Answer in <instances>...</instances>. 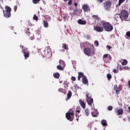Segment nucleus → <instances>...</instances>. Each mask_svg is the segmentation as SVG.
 <instances>
[{
	"instance_id": "5701e85b",
	"label": "nucleus",
	"mask_w": 130,
	"mask_h": 130,
	"mask_svg": "<svg viewBox=\"0 0 130 130\" xmlns=\"http://www.w3.org/2000/svg\"><path fill=\"white\" fill-rule=\"evenodd\" d=\"M53 76L54 77V78H55L56 79H58V78H59V73L57 72L53 74Z\"/></svg>"
},
{
	"instance_id": "473e14b6",
	"label": "nucleus",
	"mask_w": 130,
	"mask_h": 130,
	"mask_svg": "<svg viewBox=\"0 0 130 130\" xmlns=\"http://www.w3.org/2000/svg\"><path fill=\"white\" fill-rule=\"evenodd\" d=\"M125 0H119V5L118 6H120L122 3H123Z\"/></svg>"
},
{
	"instance_id": "0e129e2a",
	"label": "nucleus",
	"mask_w": 130,
	"mask_h": 130,
	"mask_svg": "<svg viewBox=\"0 0 130 130\" xmlns=\"http://www.w3.org/2000/svg\"><path fill=\"white\" fill-rule=\"evenodd\" d=\"M1 1L2 2V3H3V0H1Z\"/></svg>"
},
{
	"instance_id": "c756f323",
	"label": "nucleus",
	"mask_w": 130,
	"mask_h": 130,
	"mask_svg": "<svg viewBox=\"0 0 130 130\" xmlns=\"http://www.w3.org/2000/svg\"><path fill=\"white\" fill-rule=\"evenodd\" d=\"M34 20H35V21H38V17L36 16V14H35L34 15Z\"/></svg>"
},
{
	"instance_id": "4468645a",
	"label": "nucleus",
	"mask_w": 130,
	"mask_h": 130,
	"mask_svg": "<svg viewBox=\"0 0 130 130\" xmlns=\"http://www.w3.org/2000/svg\"><path fill=\"white\" fill-rule=\"evenodd\" d=\"M114 19L116 21H119V20L122 21L121 16L120 14H116L115 15Z\"/></svg>"
},
{
	"instance_id": "ddd939ff",
	"label": "nucleus",
	"mask_w": 130,
	"mask_h": 130,
	"mask_svg": "<svg viewBox=\"0 0 130 130\" xmlns=\"http://www.w3.org/2000/svg\"><path fill=\"white\" fill-rule=\"evenodd\" d=\"M25 33L29 36L31 40H33L34 39V35H30V32L29 31V28H27V30L25 31Z\"/></svg>"
},
{
	"instance_id": "f257e3e1",
	"label": "nucleus",
	"mask_w": 130,
	"mask_h": 130,
	"mask_svg": "<svg viewBox=\"0 0 130 130\" xmlns=\"http://www.w3.org/2000/svg\"><path fill=\"white\" fill-rule=\"evenodd\" d=\"M101 23L105 31H107V32H111V31L113 30V26H112L110 23L105 21H102Z\"/></svg>"
},
{
	"instance_id": "20e7f679",
	"label": "nucleus",
	"mask_w": 130,
	"mask_h": 130,
	"mask_svg": "<svg viewBox=\"0 0 130 130\" xmlns=\"http://www.w3.org/2000/svg\"><path fill=\"white\" fill-rule=\"evenodd\" d=\"M74 115H75V112L72 109H70L68 112L66 113V118L70 121L74 120Z\"/></svg>"
},
{
	"instance_id": "7ed1b4c3",
	"label": "nucleus",
	"mask_w": 130,
	"mask_h": 130,
	"mask_svg": "<svg viewBox=\"0 0 130 130\" xmlns=\"http://www.w3.org/2000/svg\"><path fill=\"white\" fill-rule=\"evenodd\" d=\"M84 52L86 55L91 56L95 54V50H94V47H91V48H86L84 49Z\"/></svg>"
},
{
	"instance_id": "423d86ee",
	"label": "nucleus",
	"mask_w": 130,
	"mask_h": 130,
	"mask_svg": "<svg viewBox=\"0 0 130 130\" xmlns=\"http://www.w3.org/2000/svg\"><path fill=\"white\" fill-rule=\"evenodd\" d=\"M91 94L89 93H86V100L88 104V105H92L93 104V99L92 98Z\"/></svg>"
},
{
	"instance_id": "603ef678",
	"label": "nucleus",
	"mask_w": 130,
	"mask_h": 130,
	"mask_svg": "<svg viewBox=\"0 0 130 130\" xmlns=\"http://www.w3.org/2000/svg\"><path fill=\"white\" fill-rule=\"evenodd\" d=\"M87 39H90V36L89 35L86 36Z\"/></svg>"
},
{
	"instance_id": "393cba45",
	"label": "nucleus",
	"mask_w": 130,
	"mask_h": 130,
	"mask_svg": "<svg viewBox=\"0 0 130 130\" xmlns=\"http://www.w3.org/2000/svg\"><path fill=\"white\" fill-rule=\"evenodd\" d=\"M62 47L63 48H64V49H66V50H69V47L68 46V45L66 44H62Z\"/></svg>"
},
{
	"instance_id": "b1692460",
	"label": "nucleus",
	"mask_w": 130,
	"mask_h": 130,
	"mask_svg": "<svg viewBox=\"0 0 130 130\" xmlns=\"http://www.w3.org/2000/svg\"><path fill=\"white\" fill-rule=\"evenodd\" d=\"M64 68V67H62L60 65H58L57 66V70H59V71H63V68Z\"/></svg>"
},
{
	"instance_id": "ea45409f",
	"label": "nucleus",
	"mask_w": 130,
	"mask_h": 130,
	"mask_svg": "<svg viewBox=\"0 0 130 130\" xmlns=\"http://www.w3.org/2000/svg\"><path fill=\"white\" fill-rule=\"evenodd\" d=\"M107 48H108V49L109 50H110V49H111V48H112V47H110V46H109V45H107Z\"/></svg>"
},
{
	"instance_id": "a878e982",
	"label": "nucleus",
	"mask_w": 130,
	"mask_h": 130,
	"mask_svg": "<svg viewBox=\"0 0 130 130\" xmlns=\"http://www.w3.org/2000/svg\"><path fill=\"white\" fill-rule=\"evenodd\" d=\"M122 64L123 66H126V64H127V60H126V59H123V62H122Z\"/></svg>"
},
{
	"instance_id": "f704fd0d",
	"label": "nucleus",
	"mask_w": 130,
	"mask_h": 130,
	"mask_svg": "<svg viewBox=\"0 0 130 130\" xmlns=\"http://www.w3.org/2000/svg\"><path fill=\"white\" fill-rule=\"evenodd\" d=\"M112 109H113V107L110 106L108 107V110H109L110 111H111V110H112Z\"/></svg>"
},
{
	"instance_id": "a18cd8bd",
	"label": "nucleus",
	"mask_w": 130,
	"mask_h": 130,
	"mask_svg": "<svg viewBox=\"0 0 130 130\" xmlns=\"http://www.w3.org/2000/svg\"><path fill=\"white\" fill-rule=\"evenodd\" d=\"M123 69H124V67H120V68H119V70H120V71H122V70H123Z\"/></svg>"
},
{
	"instance_id": "a19ab883",
	"label": "nucleus",
	"mask_w": 130,
	"mask_h": 130,
	"mask_svg": "<svg viewBox=\"0 0 130 130\" xmlns=\"http://www.w3.org/2000/svg\"><path fill=\"white\" fill-rule=\"evenodd\" d=\"M71 80L72 81H76V77L73 76L72 78H71Z\"/></svg>"
},
{
	"instance_id": "4be33fe9",
	"label": "nucleus",
	"mask_w": 130,
	"mask_h": 130,
	"mask_svg": "<svg viewBox=\"0 0 130 130\" xmlns=\"http://www.w3.org/2000/svg\"><path fill=\"white\" fill-rule=\"evenodd\" d=\"M59 63H60V66L62 67H66V63L62 60H60L59 61Z\"/></svg>"
},
{
	"instance_id": "5fc2aeb1",
	"label": "nucleus",
	"mask_w": 130,
	"mask_h": 130,
	"mask_svg": "<svg viewBox=\"0 0 130 130\" xmlns=\"http://www.w3.org/2000/svg\"><path fill=\"white\" fill-rule=\"evenodd\" d=\"M75 12H76V9H75V10L73 9V14H75Z\"/></svg>"
},
{
	"instance_id": "2eb2a0df",
	"label": "nucleus",
	"mask_w": 130,
	"mask_h": 130,
	"mask_svg": "<svg viewBox=\"0 0 130 130\" xmlns=\"http://www.w3.org/2000/svg\"><path fill=\"white\" fill-rule=\"evenodd\" d=\"M77 23H78L79 25H86V20H83L82 19H79L77 21Z\"/></svg>"
},
{
	"instance_id": "6e6552de",
	"label": "nucleus",
	"mask_w": 130,
	"mask_h": 130,
	"mask_svg": "<svg viewBox=\"0 0 130 130\" xmlns=\"http://www.w3.org/2000/svg\"><path fill=\"white\" fill-rule=\"evenodd\" d=\"M94 30H95V31H96V32H103L104 28H103V27L96 26H94Z\"/></svg>"
},
{
	"instance_id": "052dcab7",
	"label": "nucleus",
	"mask_w": 130,
	"mask_h": 130,
	"mask_svg": "<svg viewBox=\"0 0 130 130\" xmlns=\"http://www.w3.org/2000/svg\"><path fill=\"white\" fill-rule=\"evenodd\" d=\"M70 14L72 15V12H70Z\"/></svg>"
},
{
	"instance_id": "2f4dec72",
	"label": "nucleus",
	"mask_w": 130,
	"mask_h": 130,
	"mask_svg": "<svg viewBox=\"0 0 130 130\" xmlns=\"http://www.w3.org/2000/svg\"><path fill=\"white\" fill-rule=\"evenodd\" d=\"M94 45L95 46H99V42H98V41H95L94 42Z\"/></svg>"
},
{
	"instance_id": "3c124183",
	"label": "nucleus",
	"mask_w": 130,
	"mask_h": 130,
	"mask_svg": "<svg viewBox=\"0 0 130 130\" xmlns=\"http://www.w3.org/2000/svg\"><path fill=\"white\" fill-rule=\"evenodd\" d=\"M74 6H75V7H77V6H78V3H74Z\"/></svg>"
},
{
	"instance_id": "a211bd4d",
	"label": "nucleus",
	"mask_w": 130,
	"mask_h": 130,
	"mask_svg": "<svg viewBox=\"0 0 130 130\" xmlns=\"http://www.w3.org/2000/svg\"><path fill=\"white\" fill-rule=\"evenodd\" d=\"M84 113L86 116L90 115V111L88 109H85L84 110Z\"/></svg>"
},
{
	"instance_id": "aec40b11",
	"label": "nucleus",
	"mask_w": 130,
	"mask_h": 130,
	"mask_svg": "<svg viewBox=\"0 0 130 130\" xmlns=\"http://www.w3.org/2000/svg\"><path fill=\"white\" fill-rule=\"evenodd\" d=\"M118 115H121L122 113H123V110H122V109L120 108L118 109V110L117 111Z\"/></svg>"
},
{
	"instance_id": "c85d7f7f",
	"label": "nucleus",
	"mask_w": 130,
	"mask_h": 130,
	"mask_svg": "<svg viewBox=\"0 0 130 130\" xmlns=\"http://www.w3.org/2000/svg\"><path fill=\"white\" fill-rule=\"evenodd\" d=\"M107 78H108V79L109 80H109H110V79H111V78H112V76H111V74H108L107 75Z\"/></svg>"
},
{
	"instance_id": "e2e57ef3",
	"label": "nucleus",
	"mask_w": 130,
	"mask_h": 130,
	"mask_svg": "<svg viewBox=\"0 0 130 130\" xmlns=\"http://www.w3.org/2000/svg\"><path fill=\"white\" fill-rule=\"evenodd\" d=\"M129 121H130V117L129 118Z\"/></svg>"
},
{
	"instance_id": "bb28decb",
	"label": "nucleus",
	"mask_w": 130,
	"mask_h": 130,
	"mask_svg": "<svg viewBox=\"0 0 130 130\" xmlns=\"http://www.w3.org/2000/svg\"><path fill=\"white\" fill-rule=\"evenodd\" d=\"M58 92H61V93H66V90L63 88H60L58 90Z\"/></svg>"
},
{
	"instance_id": "9b49d317",
	"label": "nucleus",
	"mask_w": 130,
	"mask_h": 130,
	"mask_svg": "<svg viewBox=\"0 0 130 130\" xmlns=\"http://www.w3.org/2000/svg\"><path fill=\"white\" fill-rule=\"evenodd\" d=\"M22 52L23 53H24V56L25 57V59H27V58H28V57H29V52H26V50H25V49H24V47H22Z\"/></svg>"
},
{
	"instance_id": "c9c22d12",
	"label": "nucleus",
	"mask_w": 130,
	"mask_h": 130,
	"mask_svg": "<svg viewBox=\"0 0 130 130\" xmlns=\"http://www.w3.org/2000/svg\"><path fill=\"white\" fill-rule=\"evenodd\" d=\"M123 68L125 70H128L129 69V68L128 66H124Z\"/></svg>"
},
{
	"instance_id": "72a5a7b5",
	"label": "nucleus",
	"mask_w": 130,
	"mask_h": 130,
	"mask_svg": "<svg viewBox=\"0 0 130 130\" xmlns=\"http://www.w3.org/2000/svg\"><path fill=\"white\" fill-rule=\"evenodd\" d=\"M40 2V0H32L34 4H38Z\"/></svg>"
},
{
	"instance_id": "680f3d73",
	"label": "nucleus",
	"mask_w": 130,
	"mask_h": 130,
	"mask_svg": "<svg viewBox=\"0 0 130 130\" xmlns=\"http://www.w3.org/2000/svg\"><path fill=\"white\" fill-rule=\"evenodd\" d=\"M62 83V82L61 81H60V83L61 84Z\"/></svg>"
},
{
	"instance_id": "f8f14e48",
	"label": "nucleus",
	"mask_w": 130,
	"mask_h": 130,
	"mask_svg": "<svg viewBox=\"0 0 130 130\" xmlns=\"http://www.w3.org/2000/svg\"><path fill=\"white\" fill-rule=\"evenodd\" d=\"M110 6H111V3H110V2H107V3L105 4V9H106V10H109V9H110Z\"/></svg>"
},
{
	"instance_id": "9d476101",
	"label": "nucleus",
	"mask_w": 130,
	"mask_h": 130,
	"mask_svg": "<svg viewBox=\"0 0 130 130\" xmlns=\"http://www.w3.org/2000/svg\"><path fill=\"white\" fill-rule=\"evenodd\" d=\"M82 9L84 12H89L90 11V7L86 4L83 5L82 6Z\"/></svg>"
},
{
	"instance_id": "13d9d810",
	"label": "nucleus",
	"mask_w": 130,
	"mask_h": 130,
	"mask_svg": "<svg viewBox=\"0 0 130 130\" xmlns=\"http://www.w3.org/2000/svg\"><path fill=\"white\" fill-rule=\"evenodd\" d=\"M77 112H78V113H80V110L77 111Z\"/></svg>"
},
{
	"instance_id": "de8ad7c7",
	"label": "nucleus",
	"mask_w": 130,
	"mask_h": 130,
	"mask_svg": "<svg viewBox=\"0 0 130 130\" xmlns=\"http://www.w3.org/2000/svg\"><path fill=\"white\" fill-rule=\"evenodd\" d=\"M104 57H108V54H105L104 55Z\"/></svg>"
},
{
	"instance_id": "39448f33",
	"label": "nucleus",
	"mask_w": 130,
	"mask_h": 130,
	"mask_svg": "<svg viewBox=\"0 0 130 130\" xmlns=\"http://www.w3.org/2000/svg\"><path fill=\"white\" fill-rule=\"evenodd\" d=\"M5 9V11L3 10L4 16L5 18H10V17H11L12 9H11L9 6H6Z\"/></svg>"
},
{
	"instance_id": "412c9836",
	"label": "nucleus",
	"mask_w": 130,
	"mask_h": 130,
	"mask_svg": "<svg viewBox=\"0 0 130 130\" xmlns=\"http://www.w3.org/2000/svg\"><path fill=\"white\" fill-rule=\"evenodd\" d=\"M101 123L104 126H107V121H106V120H102Z\"/></svg>"
},
{
	"instance_id": "7c9ffc66",
	"label": "nucleus",
	"mask_w": 130,
	"mask_h": 130,
	"mask_svg": "<svg viewBox=\"0 0 130 130\" xmlns=\"http://www.w3.org/2000/svg\"><path fill=\"white\" fill-rule=\"evenodd\" d=\"M64 88H68V87H69V84H68V82H67V81H65L64 82Z\"/></svg>"
},
{
	"instance_id": "e433bc0d",
	"label": "nucleus",
	"mask_w": 130,
	"mask_h": 130,
	"mask_svg": "<svg viewBox=\"0 0 130 130\" xmlns=\"http://www.w3.org/2000/svg\"><path fill=\"white\" fill-rule=\"evenodd\" d=\"M114 90H118V87H117V85H114Z\"/></svg>"
},
{
	"instance_id": "864d4df0",
	"label": "nucleus",
	"mask_w": 130,
	"mask_h": 130,
	"mask_svg": "<svg viewBox=\"0 0 130 130\" xmlns=\"http://www.w3.org/2000/svg\"><path fill=\"white\" fill-rule=\"evenodd\" d=\"M85 44H86V43H83V44H81V48H82L83 45H85Z\"/></svg>"
},
{
	"instance_id": "dca6fc26",
	"label": "nucleus",
	"mask_w": 130,
	"mask_h": 130,
	"mask_svg": "<svg viewBox=\"0 0 130 130\" xmlns=\"http://www.w3.org/2000/svg\"><path fill=\"white\" fill-rule=\"evenodd\" d=\"M72 93L71 90L68 91V93L67 94V98H66V101H68V100L71 99V97H72Z\"/></svg>"
},
{
	"instance_id": "4d7b16f0",
	"label": "nucleus",
	"mask_w": 130,
	"mask_h": 130,
	"mask_svg": "<svg viewBox=\"0 0 130 130\" xmlns=\"http://www.w3.org/2000/svg\"><path fill=\"white\" fill-rule=\"evenodd\" d=\"M16 4H17L18 5H19V1H16Z\"/></svg>"
},
{
	"instance_id": "0eeeda50",
	"label": "nucleus",
	"mask_w": 130,
	"mask_h": 130,
	"mask_svg": "<svg viewBox=\"0 0 130 130\" xmlns=\"http://www.w3.org/2000/svg\"><path fill=\"white\" fill-rule=\"evenodd\" d=\"M120 15L122 18V21L123 20H126V18H128V13L125 10L122 11Z\"/></svg>"
},
{
	"instance_id": "f03ea898",
	"label": "nucleus",
	"mask_w": 130,
	"mask_h": 130,
	"mask_svg": "<svg viewBox=\"0 0 130 130\" xmlns=\"http://www.w3.org/2000/svg\"><path fill=\"white\" fill-rule=\"evenodd\" d=\"M78 80L80 81L81 80V78H82V83L84 84L85 85H89V83H88V79H87V77L86 76L84 75V74L82 72H79L78 73Z\"/></svg>"
},
{
	"instance_id": "bf43d9fd",
	"label": "nucleus",
	"mask_w": 130,
	"mask_h": 130,
	"mask_svg": "<svg viewBox=\"0 0 130 130\" xmlns=\"http://www.w3.org/2000/svg\"><path fill=\"white\" fill-rule=\"evenodd\" d=\"M76 120H77V121H79V119L78 118H77Z\"/></svg>"
},
{
	"instance_id": "8fccbe9b",
	"label": "nucleus",
	"mask_w": 130,
	"mask_h": 130,
	"mask_svg": "<svg viewBox=\"0 0 130 130\" xmlns=\"http://www.w3.org/2000/svg\"><path fill=\"white\" fill-rule=\"evenodd\" d=\"M98 2L99 3H102V2H103V0H98Z\"/></svg>"
},
{
	"instance_id": "1a4fd4ad",
	"label": "nucleus",
	"mask_w": 130,
	"mask_h": 130,
	"mask_svg": "<svg viewBox=\"0 0 130 130\" xmlns=\"http://www.w3.org/2000/svg\"><path fill=\"white\" fill-rule=\"evenodd\" d=\"M98 111L97 109H93L92 111L91 112V115L93 117H97L98 116Z\"/></svg>"
},
{
	"instance_id": "f3484780",
	"label": "nucleus",
	"mask_w": 130,
	"mask_h": 130,
	"mask_svg": "<svg viewBox=\"0 0 130 130\" xmlns=\"http://www.w3.org/2000/svg\"><path fill=\"white\" fill-rule=\"evenodd\" d=\"M79 103L81 105V107H83V108L84 109H85V108H86V104H85V102H84L82 101V100H79Z\"/></svg>"
},
{
	"instance_id": "09e8293b",
	"label": "nucleus",
	"mask_w": 130,
	"mask_h": 130,
	"mask_svg": "<svg viewBox=\"0 0 130 130\" xmlns=\"http://www.w3.org/2000/svg\"><path fill=\"white\" fill-rule=\"evenodd\" d=\"M113 72V73H116V72H117V70H116V69H114Z\"/></svg>"
},
{
	"instance_id": "6ab92c4d",
	"label": "nucleus",
	"mask_w": 130,
	"mask_h": 130,
	"mask_svg": "<svg viewBox=\"0 0 130 130\" xmlns=\"http://www.w3.org/2000/svg\"><path fill=\"white\" fill-rule=\"evenodd\" d=\"M92 18H93L94 21H100L101 19L100 17H99L97 15H93L92 16Z\"/></svg>"
},
{
	"instance_id": "79ce46f5",
	"label": "nucleus",
	"mask_w": 130,
	"mask_h": 130,
	"mask_svg": "<svg viewBox=\"0 0 130 130\" xmlns=\"http://www.w3.org/2000/svg\"><path fill=\"white\" fill-rule=\"evenodd\" d=\"M116 92L117 95H118V94H119V90L118 89H117L116 90Z\"/></svg>"
},
{
	"instance_id": "58836bf2",
	"label": "nucleus",
	"mask_w": 130,
	"mask_h": 130,
	"mask_svg": "<svg viewBox=\"0 0 130 130\" xmlns=\"http://www.w3.org/2000/svg\"><path fill=\"white\" fill-rule=\"evenodd\" d=\"M126 36H127V37H129L130 38V31H128L126 32Z\"/></svg>"
},
{
	"instance_id": "cd10ccee",
	"label": "nucleus",
	"mask_w": 130,
	"mask_h": 130,
	"mask_svg": "<svg viewBox=\"0 0 130 130\" xmlns=\"http://www.w3.org/2000/svg\"><path fill=\"white\" fill-rule=\"evenodd\" d=\"M44 26L45 28H48V23L45 21H44Z\"/></svg>"
},
{
	"instance_id": "4c0bfd02",
	"label": "nucleus",
	"mask_w": 130,
	"mask_h": 130,
	"mask_svg": "<svg viewBox=\"0 0 130 130\" xmlns=\"http://www.w3.org/2000/svg\"><path fill=\"white\" fill-rule=\"evenodd\" d=\"M18 9V6H15L14 8V10L15 12H17V9Z\"/></svg>"
},
{
	"instance_id": "37998d69",
	"label": "nucleus",
	"mask_w": 130,
	"mask_h": 130,
	"mask_svg": "<svg viewBox=\"0 0 130 130\" xmlns=\"http://www.w3.org/2000/svg\"><path fill=\"white\" fill-rule=\"evenodd\" d=\"M68 5H72V0H69V2H68Z\"/></svg>"
},
{
	"instance_id": "49530a36",
	"label": "nucleus",
	"mask_w": 130,
	"mask_h": 130,
	"mask_svg": "<svg viewBox=\"0 0 130 130\" xmlns=\"http://www.w3.org/2000/svg\"><path fill=\"white\" fill-rule=\"evenodd\" d=\"M47 48L49 52H50V48H49V47H48Z\"/></svg>"
},
{
	"instance_id": "69168bd1",
	"label": "nucleus",
	"mask_w": 130,
	"mask_h": 130,
	"mask_svg": "<svg viewBox=\"0 0 130 130\" xmlns=\"http://www.w3.org/2000/svg\"><path fill=\"white\" fill-rule=\"evenodd\" d=\"M64 1H67V0H64Z\"/></svg>"
},
{
	"instance_id": "c03bdc74",
	"label": "nucleus",
	"mask_w": 130,
	"mask_h": 130,
	"mask_svg": "<svg viewBox=\"0 0 130 130\" xmlns=\"http://www.w3.org/2000/svg\"><path fill=\"white\" fill-rule=\"evenodd\" d=\"M69 9L70 11H74V8H73V7H70Z\"/></svg>"
},
{
	"instance_id": "6e6d98bb",
	"label": "nucleus",
	"mask_w": 130,
	"mask_h": 130,
	"mask_svg": "<svg viewBox=\"0 0 130 130\" xmlns=\"http://www.w3.org/2000/svg\"><path fill=\"white\" fill-rule=\"evenodd\" d=\"M109 59H111V56L109 55Z\"/></svg>"
}]
</instances>
